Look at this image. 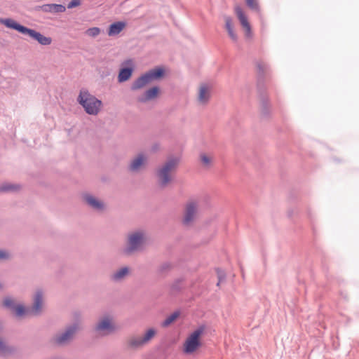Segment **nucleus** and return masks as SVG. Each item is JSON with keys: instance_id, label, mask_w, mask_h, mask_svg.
I'll use <instances>...</instances> for the list:
<instances>
[{"instance_id": "f257e3e1", "label": "nucleus", "mask_w": 359, "mask_h": 359, "mask_svg": "<svg viewBox=\"0 0 359 359\" xmlns=\"http://www.w3.org/2000/svg\"><path fill=\"white\" fill-rule=\"evenodd\" d=\"M180 161L179 157L170 156L156 168L154 175L161 188H165L172 182Z\"/></svg>"}, {"instance_id": "f03ea898", "label": "nucleus", "mask_w": 359, "mask_h": 359, "mask_svg": "<svg viewBox=\"0 0 359 359\" xmlns=\"http://www.w3.org/2000/svg\"><path fill=\"white\" fill-rule=\"evenodd\" d=\"M81 330V322L75 320L55 333L51 338V342L57 346L69 345Z\"/></svg>"}, {"instance_id": "7ed1b4c3", "label": "nucleus", "mask_w": 359, "mask_h": 359, "mask_svg": "<svg viewBox=\"0 0 359 359\" xmlns=\"http://www.w3.org/2000/svg\"><path fill=\"white\" fill-rule=\"evenodd\" d=\"M147 240V233L144 230L138 229L128 233L123 249V253L131 256L143 250Z\"/></svg>"}, {"instance_id": "20e7f679", "label": "nucleus", "mask_w": 359, "mask_h": 359, "mask_svg": "<svg viewBox=\"0 0 359 359\" xmlns=\"http://www.w3.org/2000/svg\"><path fill=\"white\" fill-rule=\"evenodd\" d=\"M0 22L6 27L15 29L20 33L27 35L32 39L36 40L39 43L43 46L50 45L52 42L50 37H47L34 29L25 27L11 18H0Z\"/></svg>"}, {"instance_id": "39448f33", "label": "nucleus", "mask_w": 359, "mask_h": 359, "mask_svg": "<svg viewBox=\"0 0 359 359\" xmlns=\"http://www.w3.org/2000/svg\"><path fill=\"white\" fill-rule=\"evenodd\" d=\"M77 102L83 107L86 114L93 116L98 114L102 105L100 100L85 90L80 91Z\"/></svg>"}, {"instance_id": "423d86ee", "label": "nucleus", "mask_w": 359, "mask_h": 359, "mask_svg": "<svg viewBox=\"0 0 359 359\" xmlns=\"http://www.w3.org/2000/svg\"><path fill=\"white\" fill-rule=\"evenodd\" d=\"M165 74V71L162 67H155L142 74L135 79L132 85V90H137L143 88L146 86L154 81L161 80Z\"/></svg>"}, {"instance_id": "0eeeda50", "label": "nucleus", "mask_w": 359, "mask_h": 359, "mask_svg": "<svg viewBox=\"0 0 359 359\" xmlns=\"http://www.w3.org/2000/svg\"><path fill=\"white\" fill-rule=\"evenodd\" d=\"M200 205L201 200L198 198L190 199L186 203L182 219L184 226H189L196 221L199 213Z\"/></svg>"}, {"instance_id": "6e6552de", "label": "nucleus", "mask_w": 359, "mask_h": 359, "mask_svg": "<svg viewBox=\"0 0 359 359\" xmlns=\"http://www.w3.org/2000/svg\"><path fill=\"white\" fill-rule=\"evenodd\" d=\"M156 334V330L154 328H149L142 335L133 334L130 336L127 339L126 346L130 350H139L148 344Z\"/></svg>"}, {"instance_id": "1a4fd4ad", "label": "nucleus", "mask_w": 359, "mask_h": 359, "mask_svg": "<svg viewBox=\"0 0 359 359\" xmlns=\"http://www.w3.org/2000/svg\"><path fill=\"white\" fill-rule=\"evenodd\" d=\"M116 330V327L113 323V319L109 315L100 317L93 327V332L100 337L108 336L114 333Z\"/></svg>"}, {"instance_id": "9d476101", "label": "nucleus", "mask_w": 359, "mask_h": 359, "mask_svg": "<svg viewBox=\"0 0 359 359\" xmlns=\"http://www.w3.org/2000/svg\"><path fill=\"white\" fill-rule=\"evenodd\" d=\"M203 332L204 327L201 326L187 337L183 345V352L185 354H192L201 346V337Z\"/></svg>"}, {"instance_id": "9b49d317", "label": "nucleus", "mask_w": 359, "mask_h": 359, "mask_svg": "<svg viewBox=\"0 0 359 359\" xmlns=\"http://www.w3.org/2000/svg\"><path fill=\"white\" fill-rule=\"evenodd\" d=\"M148 156L140 152L133 156L128 164V171L131 174H139L144 170L148 165Z\"/></svg>"}, {"instance_id": "f8f14e48", "label": "nucleus", "mask_w": 359, "mask_h": 359, "mask_svg": "<svg viewBox=\"0 0 359 359\" xmlns=\"http://www.w3.org/2000/svg\"><path fill=\"white\" fill-rule=\"evenodd\" d=\"M44 302V294L41 289H37L32 297V304L27 308V313L34 316H39L42 313Z\"/></svg>"}, {"instance_id": "ddd939ff", "label": "nucleus", "mask_w": 359, "mask_h": 359, "mask_svg": "<svg viewBox=\"0 0 359 359\" xmlns=\"http://www.w3.org/2000/svg\"><path fill=\"white\" fill-rule=\"evenodd\" d=\"M83 199L85 203L94 211L102 212L106 209V204L99 198L86 193L83 195Z\"/></svg>"}, {"instance_id": "4468645a", "label": "nucleus", "mask_w": 359, "mask_h": 359, "mask_svg": "<svg viewBox=\"0 0 359 359\" xmlns=\"http://www.w3.org/2000/svg\"><path fill=\"white\" fill-rule=\"evenodd\" d=\"M211 97V87L205 83H202L198 88L197 102L200 105H206Z\"/></svg>"}, {"instance_id": "2eb2a0df", "label": "nucleus", "mask_w": 359, "mask_h": 359, "mask_svg": "<svg viewBox=\"0 0 359 359\" xmlns=\"http://www.w3.org/2000/svg\"><path fill=\"white\" fill-rule=\"evenodd\" d=\"M160 89L158 86L151 87L139 95L137 100L140 103H147L157 98Z\"/></svg>"}, {"instance_id": "dca6fc26", "label": "nucleus", "mask_w": 359, "mask_h": 359, "mask_svg": "<svg viewBox=\"0 0 359 359\" xmlns=\"http://www.w3.org/2000/svg\"><path fill=\"white\" fill-rule=\"evenodd\" d=\"M14 348L10 345L8 339L4 335H0V357L6 358L14 353Z\"/></svg>"}, {"instance_id": "f3484780", "label": "nucleus", "mask_w": 359, "mask_h": 359, "mask_svg": "<svg viewBox=\"0 0 359 359\" xmlns=\"http://www.w3.org/2000/svg\"><path fill=\"white\" fill-rule=\"evenodd\" d=\"M235 13L240 21L241 25L245 31V35L247 36H250L251 32V27L248 20V18L245 13H243L242 8L240 6H236L235 8Z\"/></svg>"}, {"instance_id": "a211bd4d", "label": "nucleus", "mask_w": 359, "mask_h": 359, "mask_svg": "<svg viewBox=\"0 0 359 359\" xmlns=\"http://www.w3.org/2000/svg\"><path fill=\"white\" fill-rule=\"evenodd\" d=\"M258 93L261 112L262 115L268 116L270 113V104L268 100V96L262 91L259 86L258 88Z\"/></svg>"}, {"instance_id": "6ab92c4d", "label": "nucleus", "mask_w": 359, "mask_h": 359, "mask_svg": "<svg viewBox=\"0 0 359 359\" xmlns=\"http://www.w3.org/2000/svg\"><path fill=\"white\" fill-rule=\"evenodd\" d=\"M130 271L128 266L121 267L110 275V280L114 283H120L130 274Z\"/></svg>"}, {"instance_id": "aec40b11", "label": "nucleus", "mask_w": 359, "mask_h": 359, "mask_svg": "<svg viewBox=\"0 0 359 359\" xmlns=\"http://www.w3.org/2000/svg\"><path fill=\"white\" fill-rule=\"evenodd\" d=\"M41 10L46 13H64L66 11V8L62 4H49L43 5Z\"/></svg>"}, {"instance_id": "412c9836", "label": "nucleus", "mask_w": 359, "mask_h": 359, "mask_svg": "<svg viewBox=\"0 0 359 359\" xmlns=\"http://www.w3.org/2000/svg\"><path fill=\"white\" fill-rule=\"evenodd\" d=\"M126 24L124 22L118 21L110 25L107 34L110 36L118 34L126 27Z\"/></svg>"}, {"instance_id": "4be33fe9", "label": "nucleus", "mask_w": 359, "mask_h": 359, "mask_svg": "<svg viewBox=\"0 0 359 359\" xmlns=\"http://www.w3.org/2000/svg\"><path fill=\"white\" fill-rule=\"evenodd\" d=\"M225 21V29H226L229 37L233 41H236L238 36L233 29V24L231 18L229 16H224Z\"/></svg>"}, {"instance_id": "5701e85b", "label": "nucleus", "mask_w": 359, "mask_h": 359, "mask_svg": "<svg viewBox=\"0 0 359 359\" xmlns=\"http://www.w3.org/2000/svg\"><path fill=\"white\" fill-rule=\"evenodd\" d=\"M133 72V67H123L120 69L118 81L119 83H123L128 81L132 76Z\"/></svg>"}, {"instance_id": "b1692460", "label": "nucleus", "mask_w": 359, "mask_h": 359, "mask_svg": "<svg viewBox=\"0 0 359 359\" xmlns=\"http://www.w3.org/2000/svg\"><path fill=\"white\" fill-rule=\"evenodd\" d=\"M19 189V186L9 182H4L0 184V192H13Z\"/></svg>"}, {"instance_id": "393cba45", "label": "nucleus", "mask_w": 359, "mask_h": 359, "mask_svg": "<svg viewBox=\"0 0 359 359\" xmlns=\"http://www.w3.org/2000/svg\"><path fill=\"white\" fill-rule=\"evenodd\" d=\"M180 311H175L171 315L168 316L161 323L162 327H168L170 324L175 322L178 317L180 316Z\"/></svg>"}, {"instance_id": "a878e982", "label": "nucleus", "mask_w": 359, "mask_h": 359, "mask_svg": "<svg viewBox=\"0 0 359 359\" xmlns=\"http://www.w3.org/2000/svg\"><path fill=\"white\" fill-rule=\"evenodd\" d=\"M2 305L4 307L9 309L12 311L17 306L15 299L11 297H6L2 301Z\"/></svg>"}, {"instance_id": "bb28decb", "label": "nucleus", "mask_w": 359, "mask_h": 359, "mask_svg": "<svg viewBox=\"0 0 359 359\" xmlns=\"http://www.w3.org/2000/svg\"><path fill=\"white\" fill-rule=\"evenodd\" d=\"M183 281V278H177L172 283L170 286V290L172 294L177 293L182 290V285Z\"/></svg>"}, {"instance_id": "cd10ccee", "label": "nucleus", "mask_w": 359, "mask_h": 359, "mask_svg": "<svg viewBox=\"0 0 359 359\" xmlns=\"http://www.w3.org/2000/svg\"><path fill=\"white\" fill-rule=\"evenodd\" d=\"M173 267L172 263L169 262H165L160 264L158 269V271L160 273H165L170 271Z\"/></svg>"}, {"instance_id": "c85d7f7f", "label": "nucleus", "mask_w": 359, "mask_h": 359, "mask_svg": "<svg viewBox=\"0 0 359 359\" xmlns=\"http://www.w3.org/2000/svg\"><path fill=\"white\" fill-rule=\"evenodd\" d=\"M13 311H15V316L19 318L23 316L26 313H28L27 309H26L25 306L21 304H18Z\"/></svg>"}, {"instance_id": "c756f323", "label": "nucleus", "mask_w": 359, "mask_h": 359, "mask_svg": "<svg viewBox=\"0 0 359 359\" xmlns=\"http://www.w3.org/2000/svg\"><path fill=\"white\" fill-rule=\"evenodd\" d=\"M100 33V29L98 27H92L86 30V34L91 37H95Z\"/></svg>"}, {"instance_id": "7c9ffc66", "label": "nucleus", "mask_w": 359, "mask_h": 359, "mask_svg": "<svg viewBox=\"0 0 359 359\" xmlns=\"http://www.w3.org/2000/svg\"><path fill=\"white\" fill-rule=\"evenodd\" d=\"M247 6L252 10L258 11L259 4L257 0H245Z\"/></svg>"}, {"instance_id": "2f4dec72", "label": "nucleus", "mask_w": 359, "mask_h": 359, "mask_svg": "<svg viewBox=\"0 0 359 359\" xmlns=\"http://www.w3.org/2000/svg\"><path fill=\"white\" fill-rule=\"evenodd\" d=\"M216 272L218 278L217 285L219 286L220 283H222L225 279L226 274L224 271L220 269H217Z\"/></svg>"}, {"instance_id": "473e14b6", "label": "nucleus", "mask_w": 359, "mask_h": 359, "mask_svg": "<svg viewBox=\"0 0 359 359\" xmlns=\"http://www.w3.org/2000/svg\"><path fill=\"white\" fill-rule=\"evenodd\" d=\"M201 161L205 166H209L212 163V159L204 154L201 155Z\"/></svg>"}, {"instance_id": "72a5a7b5", "label": "nucleus", "mask_w": 359, "mask_h": 359, "mask_svg": "<svg viewBox=\"0 0 359 359\" xmlns=\"http://www.w3.org/2000/svg\"><path fill=\"white\" fill-rule=\"evenodd\" d=\"M10 257V253L7 250H0V261L8 260Z\"/></svg>"}, {"instance_id": "f704fd0d", "label": "nucleus", "mask_w": 359, "mask_h": 359, "mask_svg": "<svg viewBox=\"0 0 359 359\" xmlns=\"http://www.w3.org/2000/svg\"><path fill=\"white\" fill-rule=\"evenodd\" d=\"M81 4V0H72L67 5L68 8H75Z\"/></svg>"}, {"instance_id": "c9c22d12", "label": "nucleus", "mask_w": 359, "mask_h": 359, "mask_svg": "<svg viewBox=\"0 0 359 359\" xmlns=\"http://www.w3.org/2000/svg\"><path fill=\"white\" fill-rule=\"evenodd\" d=\"M4 326L2 320H0V335H4Z\"/></svg>"}, {"instance_id": "e433bc0d", "label": "nucleus", "mask_w": 359, "mask_h": 359, "mask_svg": "<svg viewBox=\"0 0 359 359\" xmlns=\"http://www.w3.org/2000/svg\"><path fill=\"white\" fill-rule=\"evenodd\" d=\"M257 67L260 72H263L265 69V66L264 64H258Z\"/></svg>"}, {"instance_id": "4c0bfd02", "label": "nucleus", "mask_w": 359, "mask_h": 359, "mask_svg": "<svg viewBox=\"0 0 359 359\" xmlns=\"http://www.w3.org/2000/svg\"><path fill=\"white\" fill-rule=\"evenodd\" d=\"M3 287H4V285H3V283H1L0 282V290H2V289H3Z\"/></svg>"}, {"instance_id": "58836bf2", "label": "nucleus", "mask_w": 359, "mask_h": 359, "mask_svg": "<svg viewBox=\"0 0 359 359\" xmlns=\"http://www.w3.org/2000/svg\"><path fill=\"white\" fill-rule=\"evenodd\" d=\"M157 149V145H155L153 147L152 149L155 151Z\"/></svg>"}]
</instances>
